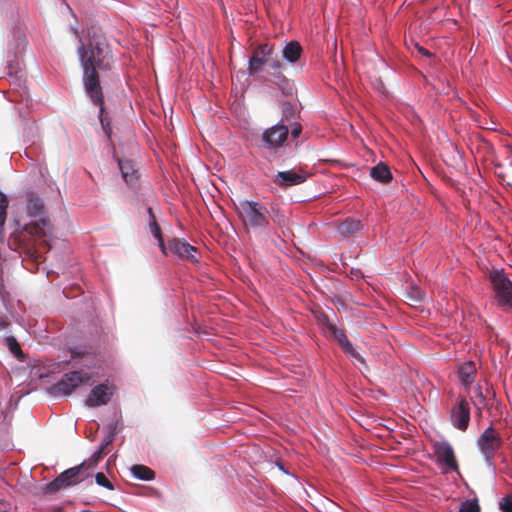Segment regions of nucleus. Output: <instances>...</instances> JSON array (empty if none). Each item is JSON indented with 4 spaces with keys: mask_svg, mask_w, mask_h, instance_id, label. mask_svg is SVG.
Instances as JSON below:
<instances>
[{
    "mask_svg": "<svg viewBox=\"0 0 512 512\" xmlns=\"http://www.w3.org/2000/svg\"><path fill=\"white\" fill-rule=\"evenodd\" d=\"M90 472L84 470V465L69 468L59 474L53 481L42 487L44 494H54L61 489L75 485L86 479Z\"/></svg>",
    "mask_w": 512,
    "mask_h": 512,
    "instance_id": "obj_4",
    "label": "nucleus"
},
{
    "mask_svg": "<svg viewBox=\"0 0 512 512\" xmlns=\"http://www.w3.org/2000/svg\"><path fill=\"white\" fill-rule=\"evenodd\" d=\"M499 508L502 512H512V495H506L501 498Z\"/></svg>",
    "mask_w": 512,
    "mask_h": 512,
    "instance_id": "obj_32",
    "label": "nucleus"
},
{
    "mask_svg": "<svg viewBox=\"0 0 512 512\" xmlns=\"http://www.w3.org/2000/svg\"><path fill=\"white\" fill-rule=\"evenodd\" d=\"M289 128L284 123L266 129L261 136L262 146L268 150L276 151L281 148L288 139Z\"/></svg>",
    "mask_w": 512,
    "mask_h": 512,
    "instance_id": "obj_7",
    "label": "nucleus"
},
{
    "mask_svg": "<svg viewBox=\"0 0 512 512\" xmlns=\"http://www.w3.org/2000/svg\"><path fill=\"white\" fill-rule=\"evenodd\" d=\"M26 209L27 214L30 217L42 216L44 212V203L35 193H29L27 195Z\"/></svg>",
    "mask_w": 512,
    "mask_h": 512,
    "instance_id": "obj_21",
    "label": "nucleus"
},
{
    "mask_svg": "<svg viewBox=\"0 0 512 512\" xmlns=\"http://www.w3.org/2000/svg\"><path fill=\"white\" fill-rule=\"evenodd\" d=\"M452 425L460 430L466 431L470 422V405L465 398H461L450 411Z\"/></svg>",
    "mask_w": 512,
    "mask_h": 512,
    "instance_id": "obj_10",
    "label": "nucleus"
},
{
    "mask_svg": "<svg viewBox=\"0 0 512 512\" xmlns=\"http://www.w3.org/2000/svg\"><path fill=\"white\" fill-rule=\"evenodd\" d=\"M8 204L9 201L7 196L0 191V239L4 235V226L7 217Z\"/></svg>",
    "mask_w": 512,
    "mask_h": 512,
    "instance_id": "obj_27",
    "label": "nucleus"
},
{
    "mask_svg": "<svg viewBox=\"0 0 512 512\" xmlns=\"http://www.w3.org/2000/svg\"><path fill=\"white\" fill-rule=\"evenodd\" d=\"M148 212L152 218V221L150 223V229H151V233L153 234V236L158 240L160 238H163L162 237V233H161V228L160 226L157 224L156 220H155V216L152 212V209L149 208L148 209Z\"/></svg>",
    "mask_w": 512,
    "mask_h": 512,
    "instance_id": "obj_31",
    "label": "nucleus"
},
{
    "mask_svg": "<svg viewBox=\"0 0 512 512\" xmlns=\"http://www.w3.org/2000/svg\"><path fill=\"white\" fill-rule=\"evenodd\" d=\"M343 352L350 357H352L354 360L358 361L361 364H365L364 358L354 349L353 345H350V348H346L343 350Z\"/></svg>",
    "mask_w": 512,
    "mask_h": 512,
    "instance_id": "obj_34",
    "label": "nucleus"
},
{
    "mask_svg": "<svg viewBox=\"0 0 512 512\" xmlns=\"http://www.w3.org/2000/svg\"><path fill=\"white\" fill-rule=\"evenodd\" d=\"M297 113L293 107V105L289 102H284L282 104V118L279 123H284L289 128V125L296 120Z\"/></svg>",
    "mask_w": 512,
    "mask_h": 512,
    "instance_id": "obj_26",
    "label": "nucleus"
},
{
    "mask_svg": "<svg viewBox=\"0 0 512 512\" xmlns=\"http://www.w3.org/2000/svg\"><path fill=\"white\" fill-rule=\"evenodd\" d=\"M158 246L162 253L167 255V247L165 246L163 238L158 239Z\"/></svg>",
    "mask_w": 512,
    "mask_h": 512,
    "instance_id": "obj_38",
    "label": "nucleus"
},
{
    "mask_svg": "<svg viewBox=\"0 0 512 512\" xmlns=\"http://www.w3.org/2000/svg\"><path fill=\"white\" fill-rule=\"evenodd\" d=\"M362 225L359 220L347 219L339 224L338 231L342 236H351L361 229Z\"/></svg>",
    "mask_w": 512,
    "mask_h": 512,
    "instance_id": "obj_23",
    "label": "nucleus"
},
{
    "mask_svg": "<svg viewBox=\"0 0 512 512\" xmlns=\"http://www.w3.org/2000/svg\"><path fill=\"white\" fill-rule=\"evenodd\" d=\"M130 470H131L132 475L135 478L143 480V481H151L155 478L154 471L145 465L136 464V465H133L130 468Z\"/></svg>",
    "mask_w": 512,
    "mask_h": 512,
    "instance_id": "obj_24",
    "label": "nucleus"
},
{
    "mask_svg": "<svg viewBox=\"0 0 512 512\" xmlns=\"http://www.w3.org/2000/svg\"><path fill=\"white\" fill-rule=\"evenodd\" d=\"M489 279L495 291L498 305L505 311L512 310V281L503 270L492 271Z\"/></svg>",
    "mask_w": 512,
    "mask_h": 512,
    "instance_id": "obj_5",
    "label": "nucleus"
},
{
    "mask_svg": "<svg viewBox=\"0 0 512 512\" xmlns=\"http://www.w3.org/2000/svg\"><path fill=\"white\" fill-rule=\"evenodd\" d=\"M8 326V322L2 317L0 316V327L2 329L6 328Z\"/></svg>",
    "mask_w": 512,
    "mask_h": 512,
    "instance_id": "obj_39",
    "label": "nucleus"
},
{
    "mask_svg": "<svg viewBox=\"0 0 512 512\" xmlns=\"http://www.w3.org/2000/svg\"><path fill=\"white\" fill-rule=\"evenodd\" d=\"M370 176L379 182L388 183L392 179V174L389 167L380 162L370 169Z\"/></svg>",
    "mask_w": 512,
    "mask_h": 512,
    "instance_id": "obj_22",
    "label": "nucleus"
},
{
    "mask_svg": "<svg viewBox=\"0 0 512 512\" xmlns=\"http://www.w3.org/2000/svg\"><path fill=\"white\" fill-rule=\"evenodd\" d=\"M113 441L114 436L112 434L108 435L99 449L95 451L88 460H85L81 463V465H84V470L86 472L93 470L97 466L98 462L103 458V456L108 453L106 449L109 445L112 444Z\"/></svg>",
    "mask_w": 512,
    "mask_h": 512,
    "instance_id": "obj_16",
    "label": "nucleus"
},
{
    "mask_svg": "<svg viewBox=\"0 0 512 512\" xmlns=\"http://www.w3.org/2000/svg\"><path fill=\"white\" fill-rule=\"evenodd\" d=\"M416 48H417L418 52L420 54H422L423 56H426V57H431L432 56V53H430L427 49H425V48H423V47H421L419 45H417Z\"/></svg>",
    "mask_w": 512,
    "mask_h": 512,
    "instance_id": "obj_37",
    "label": "nucleus"
},
{
    "mask_svg": "<svg viewBox=\"0 0 512 512\" xmlns=\"http://www.w3.org/2000/svg\"><path fill=\"white\" fill-rule=\"evenodd\" d=\"M95 481L99 486L105 487L108 490H114V485L102 472H98L95 475Z\"/></svg>",
    "mask_w": 512,
    "mask_h": 512,
    "instance_id": "obj_30",
    "label": "nucleus"
},
{
    "mask_svg": "<svg viewBox=\"0 0 512 512\" xmlns=\"http://www.w3.org/2000/svg\"><path fill=\"white\" fill-rule=\"evenodd\" d=\"M343 352L350 357H352L354 360L358 361L361 364H365L364 358L354 349L353 345H350V348H346L343 350Z\"/></svg>",
    "mask_w": 512,
    "mask_h": 512,
    "instance_id": "obj_33",
    "label": "nucleus"
},
{
    "mask_svg": "<svg viewBox=\"0 0 512 512\" xmlns=\"http://www.w3.org/2000/svg\"><path fill=\"white\" fill-rule=\"evenodd\" d=\"M112 396V392L105 384L94 387L86 399V405L89 407H97L107 404Z\"/></svg>",
    "mask_w": 512,
    "mask_h": 512,
    "instance_id": "obj_13",
    "label": "nucleus"
},
{
    "mask_svg": "<svg viewBox=\"0 0 512 512\" xmlns=\"http://www.w3.org/2000/svg\"><path fill=\"white\" fill-rule=\"evenodd\" d=\"M0 512H14L12 506L7 503L0 501Z\"/></svg>",
    "mask_w": 512,
    "mask_h": 512,
    "instance_id": "obj_36",
    "label": "nucleus"
},
{
    "mask_svg": "<svg viewBox=\"0 0 512 512\" xmlns=\"http://www.w3.org/2000/svg\"><path fill=\"white\" fill-rule=\"evenodd\" d=\"M273 55L274 45L272 44L262 43L254 47L248 63L249 75L258 76L263 71V67L267 65L270 56Z\"/></svg>",
    "mask_w": 512,
    "mask_h": 512,
    "instance_id": "obj_6",
    "label": "nucleus"
},
{
    "mask_svg": "<svg viewBox=\"0 0 512 512\" xmlns=\"http://www.w3.org/2000/svg\"><path fill=\"white\" fill-rule=\"evenodd\" d=\"M266 66H268L269 72L273 77L271 81L275 83L277 86H279L281 89H283L282 84L287 83L288 80L282 73L283 63L278 59L275 53L273 56H270V59Z\"/></svg>",
    "mask_w": 512,
    "mask_h": 512,
    "instance_id": "obj_17",
    "label": "nucleus"
},
{
    "mask_svg": "<svg viewBox=\"0 0 512 512\" xmlns=\"http://www.w3.org/2000/svg\"><path fill=\"white\" fill-rule=\"evenodd\" d=\"M92 102H93V104L99 106V120H100V123H101V127H102L105 135L108 138H110L111 133H112V128L110 126L109 118L105 115L103 92L101 91V102L100 103L95 102V101H92Z\"/></svg>",
    "mask_w": 512,
    "mask_h": 512,
    "instance_id": "obj_25",
    "label": "nucleus"
},
{
    "mask_svg": "<svg viewBox=\"0 0 512 512\" xmlns=\"http://www.w3.org/2000/svg\"><path fill=\"white\" fill-rule=\"evenodd\" d=\"M291 127L289 129V133L291 134L292 138H298L302 132V127L299 123L293 122L292 125H289Z\"/></svg>",
    "mask_w": 512,
    "mask_h": 512,
    "instance_id": "obj_35",
    "label": "nucleus"
},
{
    "mask_svg": "<svg viewBox=\"0 0 512 512\" xmlns=\"http://www.w3.org/2000/svg\"><path fill=\"white\" fill-rule=\"evenodd\" d=\"M476 445L485 463L488 466H493L495 457L503 445V439L493 426H489L480 434Z\"/></svg>",
    "mask_w": 512,
    "mask_h": 512,
    "instance_id": "obj_3",
    "label": "nucleus"
},
{
    "mask_svg": "<svg viewBox=\"0 0 512 512\" xmlns=\"http://www.w3.org/2000/svg\"><path fill=\"white\" fill-rule=\"evenodd\" d=\"M5 343L13 355H15L20 360L24 359V354L22 352L20 344L18 343V341L15 337H13V336L6 337Z\"/></svg>",
    "mask_w": 512,
    "mask_h": 512,
    "instance_id": "obj_28",
    "label": "nucleus"
},
{
    "mask_svg": "<svg viewBox=\"0 0 512 512\" xmlns=\"http://www.w3.org/2000/svg\"><path fill=\"white\" fill-rule=\"evenodd\" d=\"M237 215L246 229L267 230L270 221L279 227H285L287 218L277 204H271L270 210L261 202L240 200L236 205Z\"/></svg>",
    "mask_w": 512,
    "mask_h": 512,
    "instance_id": "obj_2",
    "label": "nucleus"
},
{
    "mask_svg": "<svg viewBox=\"0 0 512 512\" xmlns=\"http://www.w3.org/2000/svg\"><path fill=\"white\" fill-rule=\"evenodd\" d=\"M319 324L325 332L330 333L331 336L338 342L342 350L346 348H350L352 344L348 337L345 335L343 330L337 328V326L330 321L329 317L326 314H321L318 317Z\"/></svg>",
    "mask_w": 512,
    "mask_h": 512,
    "instance_id": "obj_11",
    "label": "nucleus"
},
{
    "mask_svg": "<svg viewBox=\"0 0 512 512\" xmlns=\"http://www.w3.org/2000/svg\"><path fill=\"white\" fill-rule=\"evenodd\" d=\"M476 374L477 367L473 361H466L458 366V380L465 387H469L475 381Z\"/></svg>",
    "mask_w": 512,
    "mask_h": 512,
    "instance_id": "obj_15",
    "label": "nucleus"
},
{
    "mask_svg": "<svg viewBox=\"0 0 512 512\" xmlns=\"http://www.w3.org/2000/svg\"><path fill=\"white\" fill-rule=\"evenodd\" d=\"M91 379L90 375L86 372L73 371L64 374L62 379L53 387L54 391L58 394L69 395L80 384L87 383Z\"/></svg>",
    "mask_w": 512,
    "mask_h": 512,
    "instance_id": "obj_9",
    "label": "nucleus"
},
{
    "mask_svg": "<svg viewBox=\"0 0 512 512\" xmlns=\"http://www.w3.org/2000/svg\"><path fill=\"white\" fill-rule=\"evenodd\" d=\"M433 451L437 463L444 466L446 470L459 473V465L452 445L448 441H437L433 444Z\"/></svg>",
    "mask_w": 512,
    "mask_h": 512,
    "instance_id": "obj_8",
    "label": "nucleus"
},
{
    "mask_svg": "<svg viewBox=\"0 0 512 512\" xmlns=\"http://www.w3.org/2000/svg\"><path fill=\"white\" fill-rule=\"evenodd\" d=\"M459 512H481L478 500L475 498L462 502L459 508Z\"/></svg>",
    "mask_w": 512,
    "mask_h": 512,
    "instance_id": "obj_29",
    "label": "nucleus"
},
{
    "mask_svg": "<svg viewBox=\"0 0 512 512\" xmlns=\"http://www.w3.org/2000/svg\"><path fill=\"white\" fill-rule=\"evenodd\" d=\"M83 67V84L91 101L101 102V84L98 70H109L113 62L112 53L104 39L92 37L86 47L83 43L78 49Z\"/></svg>",
    "mask_w": 512,
    "mask_h": 512,
    "instance_id": "obj_1",
    "label": "nucleus"
},
{
    "mask_svg": "<svg viewBox=\"0 0 512 512\" xmlns=\"http://www.w3.org/2000/svg\"><path fill=\"white\" fill-rule=\"evenodd\" d=\"M305 181V177L292 170L280 171L274 178V182L281 187H289L301 184Z\"/></svg>",
    "mask_w": 512,
    "mask_h": 512,
    "instance_id": "obj_18",
    "label": "nucleus"
},
{
    "mask_svg": "<svg viewBox=\"0 0 512 512\" xmlns=\"http://www.w3.org/2000/svg\"><path fill=\"white\" fill-rule=\"evenodd\" d=\"M302 52L303 49L300 43L298 41L293 40L288 42L284 46L282 50V55L287 62L294 64L300 59Z\"/></svg>",
    "mask_w": 512,
    "mask_h": 512,
    "instance_id": "obj_20",
    "label": "nucleus"
},
{
    "mask_svg": "<svg viewBox=\"0 0 512 512\" xmlns=\"http://www.w3.org/2000/svg\"><path fill=\"white\" fill-rule=\"evenodd\" d=\"M24 230L32 236L43 239V243H46L45 238L52 233V226L48 218L41 217L39 221L26 224Z\"/></svg>",
    "mask_w": 512,
    "mask_h": 512,
    "instance_id": "obj_14",
    "label": "nucleus"
},
{
    "mask_svg": "<svg viewBox=\"0 0 512 512\" xmlns=\"http://www.w3.org/2000/svg\"><path fill=\"white\" fill-rule=\"evenodd\" d=\"M168 249L180 258L187 259L193 263L198 262V259L194 254L197 252V248L190 245L183 239H172L169 241Z\"/></svg>",
    "mask_w": 512,
    "mask_h": 512,
    "instance_id": "obj_12",
    "label": "nucleus"
},
{
    "mask_svg": "<svg viewBox=\"0 0 512 512\" xmlns=\"http://www.w3.org/2000/svg\"><path fill=\"white\" fill-rule=\"evenodd\" d=\"M119 168L124 181L130 186H134L139 177L136 164L129 159L119 160Z\"/></svg>",
    "mask_w": 512,
    "mask_h": 512,
    "instance_id": "obj_19",
    "label": "nucleus"
}]
</instances>
